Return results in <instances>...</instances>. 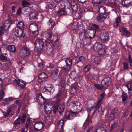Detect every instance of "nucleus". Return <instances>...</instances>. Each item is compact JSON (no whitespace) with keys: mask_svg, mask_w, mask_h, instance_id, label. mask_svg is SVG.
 <instances>
[{"mask_svg":"<svg viewBox=\"0 0 132 132\" xmlns=\"http://www.w3.org/2000/svg\"><path fill=\"white\" fill-rule=\"evenodd\" d=\"M60 85H61L62 87H64L65 86V81L63 80L61 81Z\"/></svg>","mask_w":132,"mask_h":132,"instance_id":"052dcab7","label":"nucleus"},{"mask_svg":"<svg viewBox=\"0 0 132 132\" xmlns=\"http://www.w3.org/2000/svg\"><path fill=\"white\" fill-rule=\"evenodd\" d=\"M49 36L48 37V39L50 40L56 42L58 40L57 38V35H54L53 34H48Z\"/></svg>","mask_w":132,"mask_h":132,"instance_id":"4468645a","label":"nucleus"},{"mask_svg":"<svg viewBox=\"0 0 132 132\" xmlns=\"http://www.w3.org/2000/svg\"><path fill=\"white\" fill-rule=\"evenodd\" d=\"M70 76L74 80L76 81L77 79L78 76L75 71H72L71 73Z\"/></svg>","mask_w":132,"mask_h":132,"instance_id":"7c9ffc66","label":"nucleus"},{"mask_svg":"<svg viewBox=\"0 0 132 132\" xmlns=\"http://www.w3.org/2000/svg\"><path fill=\"white\" fill-rule=\"evenodd\" d=\"M29 120H27L26 121V124L25 125V127L26 128H28V127L29 124Z\"/></svg>","mask_w":132,"mask_h":132,"instance_id":"774afa93","label":"nucleus"},{"mask_svg":"<svg viewBox=\"0 0 132 132\" xmlns=\"http://www.w3.org/2000/svg\"><path fill=\"white\" fill-rule=\"evenodd\" d=\"M100 105H97V104H96L95 106V110L94 111V112L92 114V115H93L95 113V112L98 110L100 108Z\"/></svg>","mask_w":132,"mask_h":132,"instance_id":"13d9d810","label":"nucleus"},{"mask_svg":"<svg viewBox=\"0 0 132 132\" xmlns=\"http://www.w3.org/2000/svg\"><path fill=\"white\" fill-rule=\"evenodd\" d=\"M21 120V118L19 117L17 119L15 120L14 122V124H18L20 123V121Z\"/></svg>","mask_w":132,"mask_h":132,"instance_id":"680f3d73","label":"nucleus"},{"mask_svg":"<svg viewBox=\"0 0 132 132\" xmlns=\"http://www.w3.org/2000/svg\"><path fill=\"white\" fill-rule=\"evenodd\" d=\"M48 24L49 25V27H50V26H51V29L50 30H52L55 25V22L52 20L51 19L49 20V21L48 22Z\"/></svg>","mask_w":132,"mask_h":132,"instance_id":"bb28decb","label":"nucleus"},{"mask_svg":"<svg viewBox=\"0 0 132 132\" xmlns=\"http://www.w3.org/2000/svg\"><path fill=\"white\" fill-rule=\"evenodd\" d=\"M38 28L37 24L35 23L31 24L29 27V29L31 31V32L32 33L35 32H38V31L37 30Z\"/></svg>","mask_w":132,"mask_h":132,"instance_id":"ddd939ff","label":"nucleus"},{"mask_svg":"<svg viewBox=\"0 0 132 132\" xmlns=\"http://www.w3.org/2000/svg\"><path fill=\"white\" fill-rule=\"evenodd\" d=\"M94 62L96 64H98L101 62V57L99 56H96L94 59Z\"/></svg>","mask_w":132,"mask_h":132,"instance_id":"cd10ccee","label":"nucleus"},{"mask_svg":"<svg viewBox=\"0 0 132 132\" xmlns=\"http://www.w3.org/2000/svg\"><path fill=\"white\" fill-rule=\"evenodd\" d=\"M119 29L120 32H123L125 33H128V31L126 29L123 27H120Z\"/></svg>","mask_w":132,"mask_h":132,"instance_id":"603ef678","label":"nucleus"},{"mask_svg":"<svg viewBox=\"0 0 132 132\" xmlns=\"http://www.w3.org/2000/svg\"><path fill=\"white\" fill-rule=\"evenodd\" d=\"M91 68L90 65L89 64H88L86 65L84 69V71L85 72H88Z\"/></svg>","mask_w":132,"mask_h":132,"instance_id":"a19ab883","label":"nucleus"},{"mask_svg":"<svg viewBox=\"0 0 132 132\" xmlns=\"http://www.w3.org/2000/svg\"><path fill=\"white\" fill-rule=\"evenodd\" d=\"M71 9L73 11L75 12H76L78 9V6L76 3L73 1L71 2L70 4Z\"/></svg>","mask_w":132,"mask_h":132,"instance_id":"6ab92c4d","label":"nucleus"},{"mask_svg":"<svg viewBox=\"0 0 132 132\" xmlns=\"http://www.w3.org/2000/svg\"><path fill=\"white\" fill-rule=\"evenodd\" d=\"M13 82L15 85L16 86H18L19 81H18L17 80H15Z\"/></svg>","mask_w":132,"mask_h":132,"instance_id":"338daca9","label":"nucleus"},{"mask_svg":"<svg viewBox=\"0 0 132 132\" xmlns=\"http://www.w3.org/2000/svg\"><path fill=\"white\" fill-rule=\"evenodd\" d=\"M4 92L2 90L0 91V100L2 99L5 96Z\"/></svg>","mask_w":132,"mask_h":132,"instance_id":"5fc2aeb1","label":"nucleus"},{"mask_svg":"<svg viewBox=\"0 0 132 132\" xmlns=\"http://www.w3.org/2000/svg\"><path fill=\"white\" fill-rule=\"evenodd\" d=\"M64 108L65 105L64 104H62L60 105L59 108V112L61 115L62 112L64 111Z\"/></svg>","mask_w":132,"mask_h":132,"instance_id":"f704fd0d","label":"nucleus"},{"mask_svg":"<svg viewBox=\"0 0 132 132\" xmlns=\"http://www.w3.org/2000/svg\"><path fill=\"white\" fill-rule=\"evenodd\" d=\"M92 115L91 116V117H89V114H88V116L87 118L85 120L84 124V126H88L89 125V120H90V119H91L92 117Z\"/></svg>","mask_w":132,"mask_h":132,"instance_id":"473e14b6","label":"nucleus"},{"mask_svg":"<svg viewBox=\"0 0 132 132\" xmlns=\"http://www.w3.org/2000/svg\"><path fill=\"white\" fill-rule=\"evenodd\" d=\"M100 38L102 42H106L108 40L109 35L108 34H101Z\"/></svg>","mask_w":132,"mask_h":132,"instance_id":"2eb2a0df","label":"nucleus"},{"mask_svg":"<svg viewBox=\"0 0 132 132\" xmlns=\"http://www.w3.org/2000/svg\"><path fill=\"white\" fill-rule=\"evenodd\" d=\"M96 132H106L105 128L103 127H99L97 129Z\"/></svg>","mask_w":132,"mask_h":132,"instance_id":"c9c22d12","label":"nucleus"},{"mask_svg":"<svg viewBox=\"0 0 132 132\" xmlns=\"http://www.w3.org/2000/svg\"><path fill=\"white\" fill-rule=\"evenodd\" d=\"M93 26L95 29L93 28H87L86 30V33H96V32H98V29L99 26L95 24H93Z\"/></svg>","mask_w":132,"mask_h":132,"instance_id":"39448f33","label":"nucleus"},{"mask_svg":"<svg viewBox=\"0 0 132 132\" xmlns=\"http://www.w3.org/2000/svg\"><path fill=\"white\" fill-rule=\"evenodd\" d=\"M47 76L45 73L42 72L40 73L38 78V82L40 84L44 82L47 80Z\"/></svg>","mask_w":132,"mask_h":132,"instance_id":"7ed1b4c3","label":"nucleus"},{"mask_svg":"<svg viewBox=\"0 0 132 132\" xmlns=\"http://www.w3.org/2000/svg\"><path fill=\"white\" fill-rule=\"evenodd\" d=\"M102 74V72L101 70L98 68H97L95 71V74L93 76V78L94 80H97L99 77V75Z\"/></svg>","mask_w":132,"mask_h":132,"instance_id":"6e6552de","label":"nucleus"},{"mask_svg":"<svg viewBox=\"0 0 132 132\" xmlns=\"http://www.w3.org/2000/svg\"><path fill=\"white\" fill-rule=\"evenodd\" d=\"M22 5L23 6L22 7H26L27 5H30L29 2H27L26 0H24L22 1ZM28 6H27V7Z\"/></svg>","mask_w":132,"mask_h":132,"instance_id":"37998d69","label":"nucleus"},{"mask_svg":"<svg viewBox=\"0 0 132 132\" xmlns=\"http://www.w3.org/2000/svg\"><path fill=\"white\" fill-rule=\"evenodd\" d=\"M53 107V106L51 105V103H49L45 105L44 107V109L45 112L47 114H50L51 113L52 110V108Z\"/></svg>","mask_w":132,"mask_h":132,"instance_id":"9d476101","label":"nucleus"},{"mask_svg":"<svg viewBox=\"0 0 132 132\" xmlns=\"http://www.w3.org/2000/svg\"><path fill=\"white\" fill-rule=\"evenodd\" d=\"M36 100L38 102L41 104H44L46 101V99L43 96L41 93L37 94Z\"/></svg>","mask_w":132,"mask_h":132,"instance_id":"20e7f679","label":"nucleus"},{"mask_svg":"<svg viewBox=\"0 0 132 132\" xmlns=\"http://www.w3.org/2000/svg\"><path fill=\"white\" fill-rule=\"evenodd\" d=\"M72 59L70 58L66 59L65 61L66 64L71 67L72 63Z\"/></svg>","mask_w":132,"mask_h":132,"instance_id":"58836bf2","label":"nucleus"},{"mask_svg":"<svg viewBox=\"0 0 132 132\" xmlns=\"http://www.w3.org/2000/svg\"><path fill=\"white\" fill-rule=\"evenodd\" d=\"M111 79L110 78H106L102 81L101 84L104 85L107 88L109 86L111 85Z\"/></svg>","mask_w":132,"mask_h":132,"instance_id":"423d86ee","label":"nucleus"},{"mask_svg":"<svg viewBox=\"0 0 132 132\" xmlns=\"http://www.w3.org/2000/svg\"><path fill=\"white\" fill-rule=\"evenodd\" d=\"M60 100L59 99L56 101L54 104V106H53V111L54 113L56 112L57 111L59 105L60 101Z\"/></svg>","mask_w":132,"mask_h":132,"instance_id":"5701e85b","label":"nucleus"},{"mask_svg":"<svg viewBox=\"0 0 132 132\" xmlns=\"http://www.w3.org/2000/svg\"><path fill=\"white\" fill-rule=\"evenodd\" d=\"M17 27L19 28V31H16V33H18L19 32H24V24L23 23L22 21H20L17 24Z\"/></svg>","mask_w":132,"mask_h":132,"instance_id":"1a4fd4ad","label":"nucleus"},{"mask_svg":"<svg viewBox=\"0 0 132 132\" xmlns=\"http://www.w3.org/2000/svg\"><path fill=\"white\" fill-rule=\"evenodd\" d=\"M126 87L129 90H132V80L130 81L126 85Z\"/></svg>","mask_w":132,"mask_h":132,"instance_id":"a18cd8bd","label":"nucleus"},{"mask_svg":"<svg viewBox=\"0 0 132 132\" xmlns=\"http://www.w3.org/2000/svg\"><path fill=\"white\" fill-rule=\"evenodd\" d=\"M94 108V106H92L90 107H88L87 106H86V109L88 111H89V112L88 114H90L89 113Z\"/></svg>","mask_w":132,"mask_h":132,"instance_id":"6e6d98bb","label":"nucleus"},{"mask_svg":"<svg viewBox=\"0 0 132 132\" xmlns=\"http://www.w3.org/2000/svg\"><path fill=\"white\" fill-rule=\"evenodd\" d=\"M64 123V121L62 120H60L58 123L57 126L59 128L62 129Z\"/></svg>","mask_w":132,"mask_h":132,"instance_id":"2f4dec72","label":"nucleus"},{"mask_svg":"<svg viewBox=\"0 0 132 132\" xmlns=\"http://www.w3.org/2000/svg\"><path fill=\"white\" fill-rule=\"evenodd\" d=\"M37 15L35 14H29V19L31 20H34L36 19Z\"/></svg>","mask_w":132,"mask_h":132,"instance_id":"c03bdc74","label":"nucleus"},{"mask_svg":"<svg viewBox=\"0 0 132 132\" xmlns=\"http://www.w3.org/2000/svg\"><path fill=\"white\" fill-rule=\"evenodd\" d=\"M6 29L5 28V27H0V33H2L3 32H5V29Z\"/></svg>","mask_w":132,"mask_h":132,"instance_id":"e2e57ef3","label":"nucleus"},{"mask_svg":"<svg viewBox=\"0 0 132 132\" xmlns=\"http://www.w3.org/2000/svg\"><path fill=\"white\" fill-rule=\"evenodd\" d=\"M121 21L120 18L119 17H118L116 19V23L114 24V27L116 28H117L118 23L120 22Z\"/></svg>","mask_w":132,"mask_h":132,"instance_id":"79ce46f5","label":"nucleus"},{"mask_svg":"<svg viewBox=\"0 0 132 132\" xmlns=\"http://www.w3.org/2000/svg\"><path fill=\"white\" fill-rule=\"evenodd\" d=\"M102 48V46L100 42L95 43L93 46V48L95 51H98Z\"/></svg>","mask_w":132,"mask_h":132,"instance_id":"f3484780","label":"nucleus"},{"mask_svg":"<svg viewBox=\"0 0 132 132\" xmlns=\"http://www.w3.org/2000/svg\"><path fill=\"white\" fill-rule=\"evenodd\" d=\"M30 54L29 50L26 48H22L20 51L19 55L22 58H25L26 56Z\"/></svg>","mask_w":132,"mask_h":132,"instance_id":"f257e3e1","label":"nucleus"},{"mask_svg":"<svg viewBox=\"0 0 132 132\" xmlns=\"http://www.w3.org/2000/svg\"><path fill=\"white\" fill-rule=\"evenodd\" d=\"M54 46L51 45L50 43H47L46 46V50L49 52H51L53 51Z\"/></svg>","mask_w":132,"mask_h":132,"instance_id":"b1692460","label":"nucleus"},{"mask_svg":"<svg viewBox=\"0 0 132 132\" xmlns=\"http://www.w3.org/2000/svg\"><path fill=\"white\" fill-rule=\"evenodd\" d=\"M76 116V113L72 111H67L65 112L64 117L66 119H71Z\"/></svg>","mask_w":132,"mask_h":132,"instance_id":"0eeeda50","label":"nucleus"},{"mask_svg":"<svg viewBox=\"0 0 132 132\" xmlns=\"http://www.w3.org/2000/svg\"><path fill=\"white\" fill-rule=\"evenodd\" d=\"M57 13L60 15H65L66 14V12L65 10L62 9H60L57 11Z\"/></svg>","mask_w":132,"mask_h":132,"instance_id":"c85d7f7f","label":"nucleus"},{"mask_svg":"<svg viewBox=\"0 0 132 132\" xmlns=\"http://www.w3.org/2000/svg\"><path fill=\"white\" fill-rule=\"evenodd\" d=\"M18 86L23 88L25 87L26 84L22 80H19Z\"/></svg>","mask_w":132,"mask_h":132,"instance_id":"ea45409f","label":"nucleus"},{"mask_svg":"<svg viewBox=\"0 0 132 132\" xmlns=\"http://www.w3.org/2000/svg\"><path fill=\"white\" fill-rule=\"evenodd\" d=\"M52 86L51 85H50L46 88V87H42V90L43 93H45L46 92L47 93H50L52 90Z\"/></svg>","mask_w":132,"mask_h":132,"instance_id":"dca6fc26","label":"nucleus"},{"mask_svg":"<svg viewBox=\"0 0 132 132\" xmlns=\"http://www.w3.org/2000/svg\"><path fill=\"white\" fill-rule=\"evenodd\" d=\"M12 23L11 20H6L4 22V27L7 30L9 28L11 25Z\"/></svg>","mask_w":132,"mask_h":132,"instance_id":"a211bd4d","label":"nucleus"},{"mask_svg":"<svg viewBox=\"0 0 132 132\" xmlns=\"http://www.w3.org/2000/svg\"><path fill=\"white\" fill-rule=\"evenodd\" d=\"M95 34H85L84 36L85 38L90 39L93 38Z\"/></svg>","mask_w":132,"mask_h":132,"instance_id":"c756f323","label":"nucleus"},{"mask_svg":"<svg viewBox=\"0 0 132 132\" xmlns=\"http://www.w3.org/2000/svg\"><path fill=\"white\" fill-rule=\"evenodd\" d=\"M60 100L59 99L56 101L54 104V106H53V111L54 113L56 112L57 111L59 105L60 101Z\"/></svg>","mask_w":132,"mask_h":132,"instance_id":"4be33fe9","label":"nucleus"},{"mask_svg":"<svg viewBox=\"0 0 132 132\" xmlns=\"http://www.w3.org/2000/svg\"><path fill=\"white\" fill-rule=\"evenodd\" d=\"M9 50L10 51L12 52H15L16 48L15 46L13 45H9L8 46Z\"/></svg>","mask_w":132,"mask_h":132,"instance_id":"72a5a7b5","label":"nucleus"},{"mask_svg":"<svg viewBox=\"0 0 132 132\" xmlns=\"http://www.w3.org/2000/svg\"><path fill=\"white\" fill-rule=\"evenodd\" d=\"M122 5L127 7L132 5V0H125L122 2Z\"/></svg>","mask_w":132,"mask_h":132,"instance_id":"aec40b11","label":"nucleus"},{"mask_svg":"<svg viewBox=\"0 0 132 132\" xmlns=\"http://www.w3.org/2000/svg\"><path fill=\"white\" fill-rule=\"evenodd\" d=\"M98 12L100 13L103 14H104L105 12V8L103 6H101L100 8H98Z\"/></svg>","mask_w":132,"mask_h":132,"instance_id":"e433bc0d","label":"nucleus"},{"mask_svg":"<svg viewBox=\"0 0 132 132\" xmlns=\"http://www.w3.org/2000/svg\"><path fill=\"white\" fill-rule=\"evenodd\" d=\"M95 87L97 89L99 90H101L103 89H106V87L104 85L101 84H94Z\"/></svg>","mask_w":132,"mask_h":132,"instance_id":"a878e982","label":"nucleus"},{"mask_svg":"<svg viewBox=\"0 0 132 132\" xmlns=\"http://www.w3.org/2000/svg\"><path fill=\"white\" fill-rule=\"evenodd\" d=\"M123 69L125 70H128V63L126 62H123Z\"/></svg>","mask_w":132,"mask_h":132,"instance_id":"09e8293b","label":"nucleus"},{"mask_svg":"<svg viewBox=\"0 0 132 132\" xmlns=\"http://www.w3.org/2000/svg\"><path fill=\"white\" fill-rule=\"evenodd\" d=\"M98 54L100 55H103L105 54V50L104 49L101 48L97 51Z\"/></svg>","mask_w":132,"mask_h":132,"instance_id":"49530a36","label":"nucleus"},{"mask_svg":"<svg viewBox=\"0 0 132 132\" xmlns=\"http://www.w3.org/2000/svg\"><path fill=\"white\" fill-rule=\"evenodd\" d=\"M44 46V43L41 39H37L35 40V47L38 51H40Z\"/></svg>","mask_w":132,"mask_h":132,"instance_id":"f03ea898","label":"nucleus"},{"mask_svg":"<svg viewBox=\"0 0 132 132\" xmlns=\"http://www.w3.org/2000/svg\"><path fill=\"white\" fill-rule=\"evenodd\" d=\"M21 9L24 10L23 13L24 15H28L31 11L30 9L28 6L27 7H22Z\"/></svg>","mask_w":132,"mask_h":132,"instance_id":"393cba45","label":"nucleus"},{"mask_svg":"<svg viewBox=\"0 0 132 132\" xmlns=\"http://www.w3.org/2000/svg\"><path fill=\"white\" fill-rule=\"evenodd\" d=\"M101 2V0H93V3L95 4H97L100 3Z\"/></svg>","mask_w":132,"mask_h":132,"instance_id":"bf43d9fd","label":"nucleus"},{"mask_svg":"<svg viewBox=\"0 0 132 132\" xmlns=\"http://www.w3.org/2000/svg\"><path fill=\"white\" fill-rule=\"evenodd\" d=\"M79 62L82 63H84L85 62V58L83 56H80L79 58Z\"/></svg>","mask_w":132,"mask_h":132,"instance_id":"8fccbe9b","label":"nucleus"},{"mask_svg":"<svg viewBox=\"0 0 132 132\" xmlns=\"http://www.w3.org/2000/svg\"><path fill=\"white\" fill-rule=\"evenodd\" d=\"M5 100L6 101L8 102L12 101L13 100V98L12 97H10L8 98H5Z\"/></svg>","mask_w":132,"mask_h":132,"instance_id":"0e129e2a","label":"nucleus"},{"mask_svg":"<svg viewBox=\"0 0 132 132\" xmlns=\"http://www.w3.org/2000/svg\"><path fill=\"white\" fill-rule=\"evenodd\" d=\"M122 100L123 101H125L127 99V95L126 94L123 93L122 96Z\"/></svg>","mask_w":132,"mask_h":132,"instance_id":"3c124183","label":"nucleus"},{"mask_svg":"<svg viewBox=\"0 0 132 132\" xmlns=\"http://www.w3.org/2000/svg\"><path fill=\"white\" fill-rule=\"evenodd\" d=\"M0 57L1 60L5 61V63H4L3 64H2L3 67H4L6 68V69H7L8 66V63L9 62V61L7 60V57L3 55H1Z\"/></svg>","mask_w":132,"mask_h":132,"instance_id":"f8f14e48","label":"nucleus"},{"mask_svg":"<svg viewBox=\"0 0 132 132\" xmlns=\"http://www.w3.org/2000/svg\"><path fill=\"white\" fill-rule=\"evenodd\" d=\"M22 35L23 34H15L14 35L16 37L20 38L21 37Z\"/></svg>","mask_w":132,"mask_h":132,"instance_id":"69168bd1","label":"nucleus"},{"mask_svg":"<svg viewBox=\"0 0 132 132\" xmlns=\"http://www.w3.org/2000/svg\"><path fill=\"white\" fill-rule=\"evenodd\" d=\"M13 109V108L12 106H9L8 107V109L7 110V114H9L10 112Z\"/></svg>","mask_w":132,"mask_h":132,"instance_id":"864d4df0","label":"nucleus"},{"mask_svg":"<svg viewBox=\"0 0 132 132\" xmlns=\"http://www.w3.org/2000/svg\"><path fill=\"white\" fill-rule=\"evenodd\" d=\"M71 104L72 105V106L75 108H76V109L78 110V112L79 111L80 112L81 110V108L80 107V103L79 102H76L73 103H72Z\"/></svg>","mask_w":132,"mask_h":132,"instance_id":"412c9836","label":"nucleus"},{"mask_svg":"<svg viewBox=\"0 0 132 132\" xmlns=\"http://www.w3.org/2000/svg\"><path fill=\"white\" fill-rule=\"evenodd\" d=\"M71 28L73 30H76L78 29V22H74L71 26Z\"/></svg>","mask_w":132,"mask_h":132,"instance_id":"4c0bfd02","label":"nucleus"},{"mask_svg":"<svg viewBox=\"0 0 132 132\" xmlns=\"http://www.w3.org/2000/svg\"><path fill=\"white\" fill-rule=\"evenodd\" d=\"M26 116L25 114H23L21 118V121L22 123H24L25 121Z\"/></svg>","mask_w":132,"mask_h":132,"instance_id":"4d7b16f0","label":"nucleus"},{"mask_svg":"<svg viewBox=\"0 0 132 132\" xmlns=\"http://www.w3.org/2000/svg\"><path fill=\"white\" fill-rule=\"evenodd\" d=\"M71 66L68 65L66 64L63 67V69L64 71H65L66 72L69 71L71 68Z\"/></svg>","mask_w":132,"mask_h":132,"instance_id":"de8ad7c7","label":"nucleus"},{"mask_svg":"<svg viewBox=\"0 0 132 132\" xmlns=\"http://www.w3.org/2000/svg\"><path fill=\"white\" fill-rule=\"evenodd\" d=\"M43 127V123L40 121L36 123L34 125V128L35 130H39L42 129Z\"/></svg>","mask_w":132,"mask_h":132,"instance_id":"9b49d317","label":"nucleus"}]
</instances>
